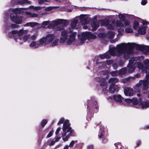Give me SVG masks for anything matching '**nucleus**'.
<instances>
[{
  "mask_svg": "<svg viewBox=\"0 0 149 149\" xmlns=\"http://www.w3.org/2000/svg\"><path fill=\"white\" fill-rule=\"evenodd\" d=\"M139 107L142 109H146L149 107V101L146 100V101L143 102L142 100Z\"/></svg>",
  "mask_w": 149,
  "mask_h": 149,
  "instance_id": "20",
  "label": "nucleus"
},
{
  "mask_svg": "<svg viewBox=\"0 0 149 149\" xmlns=\"http://www.w3.org/2000/svg\"><path fill=\"white\" fill-rule=\"evenodd\" d=\"M53 131H50L48 133V135H47V138H49L51 136H52V135L53 134Z\"/></svg>",
  "mask_w": 149,
  "mask_h": 149,
  "instance_id": "45",
  "label": "nucleus"
},
{
  "mask_svg": "<svg viewBox=\"0 0 149 149\" xmlns=\"http://www.w3.org/2000/svg\"><path fill=\"white\" fill-rule=\"evenodd\" d=\"M60 139V138L58 137H55L54 139V141L56 142L58 141Z\"/></svg>",
  "mask_w": 149,
  "mask_h": 149,
  "instance_id": "55",
  "label": "nucleus"
},
{
  "mask_svg": "<svg viewBox=\"0 0 149 149\" xmlns=\"http://www.w3.org/2000/svg\"><path fill=\"white\" fill-rule=\"evenodd\" d=\"M125 102L128 103H132V99H126L124 100Z\"/></svg>",
  "mask_w": 149,
  "mask_h": 149,
  "instance_id": "44",
  "label": "nucleus"
},
{
  "mask_svg": "<svg viewBox=\"0 0 149 149\" xmlns=\"http://www.w3.org/2000/svg\"><path fill=\"white\" fill-rule=\"evenodd\" d=\"M143 63L146 67H143L145 70L143 72L146 73V77L147 79H149V59H146L143 61Z\"/></svg>",
  "mask_w": 149,
  "mask_h": 149,
  "instance_id": "12",
  "label": "nucleus"
},
{
  "mask_svg": "<svg viewBox=\"0 0 149 149\" xmlns=\"http://www.w3.org/2000/svg\"><path fill=\"white\" fill-rule=\"evenodd\" d=\"M68 146H66L65 148H64V149H68Z\"/></svg>",
  "mask_w": 149,
  "mask_h": 149,
  "instance_id": "63",
  "label": "nucleus"
},
{
  "mask_svg": "<svg viewBox=\"0 0 149 149\" xmlns=\"http://www.w3.org/2000/svg\"><path fill=\"white\" fill-rule=\"evenodd\" d=\"M100 131L101 132V134L99 136V138H101L105 134H106L107 132L105 131V132L103 131V130H102V128H100Z\"/></svg>",
  "mask_w": 149,
  "mask_h": 149,
  "instance_id": "42",
  "label": "nucleus"
},
{
  "mask_svg": "<svg viewBox=\"0 0 149 149\" xmlns=\"http://www.w3.org/2000/svg\"><path fill=\"white\" fill-rule=\"evenodd\" d=\"M115 35V33L113 31H110L107 34V38L111 39L113 38Z\"/></svg>",
  "mask_w": 149,
  "mask_h": 149,
  "instance_id": "26",
  "label": "nucleus"
},
{
  "mask_svg": "<svg viewBox=\"0 0 149 149\" xmlns=\"http://www.w3.org/2000/svg\"><path fill=\"white\" fill-rule=\"evenodd\" d=\"M55 143L54 139H50L47 141V143L50 146H53Z\"/></svg>",
  "mask_w": 149,
  "mask_h": 149,
  "instance_id": "33",
  "label": "nucleus"
},
{
  "mask_svg": "<svg viewBox=\"0 0 149 149\" xmlns=\"http://www.w3.org/2000/svg\"><path fill=\"white\" fill-rule=\"evenodd\" d=\"M64 118H61L59 122H58V125H59L60 124L63 123V121H64Z\"/></svg>",
  "mask_w": 149,
  "mask_h": 149,
  "instance_id": "48",
  "label": "nucleus"
},
{
  "mask_svg": "<svg viewBox=\"0 0 149 149\" xmlns=\"http://www.w3.org/2000/svg\"><path fill=\"white\" fill-rule=\"evenodd\" d=\"M38 36V34L37 32H36L34 33L33 35H32L31 36H30V39L31 40H36L37 37Z\"/></svg>",
  "mask_w": 149,
  "mask_h": 149,
  "instance_id": "32",
  "label": "nucleus"
},
{
  "mask_svg": "<svg viewBox=\"0 0 149 149\" xmlns=\"http://www.w3.org/2000/svg\"><path fill=\"white\" fill-rule=\"evenodd\" d=\"M133 89L130 88L125 87L124 88V93L126 95L132 96L134 94Z\"/></svg>",
  "mask_w": 149,
  "mask_h": 149,
  "instance_id": "16",
  "label": "nucleus"
},
{
  "mask_svg": "<svg viewBox=\"0 0 149 149\" xmlns=\"http://www.w3.org/2000/svg\"><path fill=\"white\" fill-rule=\"evenodd\" d=\"M145 80H140L139 82L137 84L135 88L134 91L137 92H140V90L142 88L143 89H147L149 85L148 80L146 78Z\"/></svg>",
  "mask_w": 149,
  "mask_h": 149,
  "instance_id": "11",
  "label": "nucleus"
},
{
  "mask_svg": "<svg viewBox=\"0 0 149 149\" xmlns=\"http://www.w3.org/2000/svg\"><path fill=\"white\" fill-rule=\"evenodd\" d=\"M143 26H142L143 29H146L147 28V25L148 24V22H147L143 21L142 22Z\"/></svg>",
  "mask_w": 149,
  "mask_h": 149,
  "instance_id": "39",
  "label": "nucleus"
},
{
  "mask_svg": "<svg viewBox=\"0 0 149 149\" xmlns=\"http://www.w3.org/2000/svg\"><path fill=\"white\" fill-rule=\"evenodd\" d=\"M138 22L137 21H135L133 24V28L136 30L138 27L139 25Z\"/></svg>",
  "mask_w": 149,
  "mask_h": 149,
  "instance_id": "40",
  "label": "nucleus"
},
{
  "mask_svg": "<svg viewBox=\"0 0 149 149\" xmlns=\"http://www.w3.org/2000/svg\"><path fill=\"white\" fill-rule=\"evenodd\" d=\"M127 71V69L126 68H124L118 71L119 76H121L122 75L126 73Z\"/></svg>",
  "mask_w": 149,
  "mask_h": 149,
  "instance_id": "30",
  "label": "nucleus"
},
{
  "mask_svg": "<svg viewBox=\"0 0 149 149\" xmlns=\"http://www.w3.org/2000/svg\"><path fill=\"white\" fill-rule=\"evenodd\" d=\"M124 29L123 28H120L118 29V32L119 33L118 34V36H121L123 34V32Z\"/></svg>",
  "mask_w": 149,
  "mask_h": 149,
  "instance_id": "36",
  "label": "nucleus"
},
{
  "mask_svg": "<svg viewBox=\"0 0 149 149\" xmlns=\"http://www.w3.org/2000/svg\"><path fill=\"white\" fill-rule=\"evenodd\" d=\"M78 20H79L81 24H86L88 23L87 16L86 15H81L80 16L76 17L71 22V26L72 29L74 28Z\"/></svg>",
  "mask_w": 149,
  "mask_h": 149,
  "instance_id": "10",
  "label": "nucleus"
},
{
  "mask_svg": "<svg viewBox=\"0 0 149 149\" xmlns=\"http://www.w3.org/2000/svg\"><path fill=\"white\" fill-rule=\"evenodd\" d=\"M118 81V79L116 78H111L108 81V82L109 84H111L114 85Z\"/></svg>",
  "mask_w": 149,
  "mask_h": 149,
  "instance_id": "25",
  "label": "nucleus"
},
{
  "mask_svg": "<svg viewBox=\"0 0 149 149\" xmlns=\"http://www.w3.org/2000/svg\"><path fill=\"white\" fill-rule=\"evenodd\" d=\"M113 66L114 68L116 69V67H118V65L116 64H114L113 65Z\"/></svg>",
  "mask_w": 149,
  "mask_h": 149,
  "instance_id": "59",
  "label": "nucleus"
},
{
  "mask_svg": "<svg viewBox=\"0 0 149 149\" xmlns=\"http://www.w3.org/2000/svg\"><path fill=\"white\" fill-rule=\"evenodd\" d=\"M113 63V61L112 60H109L104 62L105 64H106L107 65H110L112 64Z\"/></svg>",
  "mask_w": 149,
  "mask_h": 149,
  "instance_id": "43",
  "label": "nucleus"
},
{
  "mask_svg": "<svg viewBox=\"0 0 149 149\" xmlns=\"http://www.w3.org/2000/svg\"><path fill=\"white\" fill-rule=\"evenodd\" d=\"M146 93L149 99V91H143V93L145 94Z\"/></svg>",
  "mask_w": 149,
  "mask_h": 149,
  "instance_id": "54",
  "label": "nucleus"
},
{
  "mask_svg": "<svg viewBox=\"0 0 149 149\" xmlns=\"http://www.w3.org/2000/svg\"><path fill=\"white\" fill-rule=\"evenodd\" d=\"M29 46L30 47H33L35 48H37L40 47L39 43L35 41L32 42L30 44Z\"/></svg>",
  "mask_w": 149,
  "mask_h": 149,
  "instance_id": "22",
  "label": "nucleus"
},
{
  "mask_svg": "<svg viewBox=\"0 0 149 149\" xmlns=\"http://www.w3.org/2000/svg\"><path fill=\"white\" fill-rule=\"evenodd\" d=\"M129 81V78H125L122 79V81L123 83H126L127 82Z\"/></svg>",
  "mask_w": 149,
  "mask_h": 149,
  "instance_id": "46",
  "label": "nucleus"
},
{
  "mask_svg": "<svg viewBox=\"0 0 149 149\" xmlns=\"http://www.w3.org/2000/svg\"><path fill=\"white\" fill-rule=\"evenodd\" d=\"M45 37L46 40V45H48L50 46L54 47L59 45L60 42V40H59L58 39H56L54 40L55 38V36L54 34L49 33L47 34ZM66 44L65 43L63 44Z\"/></svg>",
  "mask_w": 149,
  "mask_h": 149,
  "instance_id": "9",
  "label": "nucleus"
},
{
  "mask_svg": "<svg viewBox=\"0 0 149 149\" xmlns=\"http://www.w3.org/2000/svg\"><path fill=\"white\" fill-rule=\"evenodd\" d=\"M124 24L125 26H127V28L125 29V32L127 33H132L133 31L131 28L132 26L130 22L126 21L125 22Z\"/></svg>",
  "mask_w": 149,
  "mask_h": 149,
  "instance_id": "15",
  "label": "nucleus"
},
{
  "mask_svg": "<svg viewBox=\"0 0 149 149\" xmlns=\"http://www.w3.org/2000/svg\"><path fill=\"white\" fill-rule=\"evenodd\" d=\"M61 130V127H58V128L57 129L56 132H55V134L56 135H57L58 134L59 132L60 131V130Z\"/></svg>",
  "mask_w": 149,
  "mask_h": 149,
  "instance_id": "53",
  "label": "nucleus"
},
{
  "mask_svg": "<svg viewBox=\"0 0 149 149\" xmlns=\"http://www.w3.org/2000/svg\"><path fill=\"white\" fill-rule=\"evenodd\" d=\"M88 149H93V146L92 145H89L87 146Z\"/></svg>",
  "mask_w": 149,
  "mask_h": 149,
  "instance_id": "56",
  "label": "nucleus"
},
{
  "mask_svg": "<svg viewBox=\"0 0 149 149\" xmlns=\"http://www.w3.org/2000/svg\"><path fill=\"white\" fill-rule=\"evenodd\" d=\"M47 121L46 120L44 119L42 120L41 123V126L43 127H44L45 125L47 123Z\"/></svg>",
  "mask_w": 149,
  "mask_h": 149,
  "instance_id": "41",
  "label": "nucleus"
},
{
  "mask_svg": "<svg viewBox=\"0 0 149 149\" xmlns=\"http://www.w3.org/2000/svg\"><path fill=\"white\" fill-rule=\"evenodd\" d=\"M58 7H57V6H53V7L49 6V7L46 8H45V10L46 11H49L52 10L53 9L56 8Z\"/></svg>",
  "mask_w": 149,
  "mask_h": 149,
  "instance_id": "38",
  "label": "nucleus"
},
{
  "mask_svg": "<svg viewBox=\"0 0 149 149\" xmlns=\"http://www.w3.org/2000/svg\"><path fill=\"white\" fill-rule=\"evenodd\" d=\"M147 3V0H142L141 4L142 5H145Z\"/></svg>",
  "mask_w": 149,
  "mask_h": 149,
  "instance_id": "52",
  "label": "nucleus"
},
{
  "mask_svg": "<svg viewBox=\"0 0 149 149\" xmlns=\"http://www.w3.org/2000/svg\"><path fill=\"white\" fill-rule=\"evenodd\" d=\"M137 58H133L130 59V61L128 65H127L128 71L130 73H131L135 70L136 66L139 69L141 70L142 71H143L145 69L144 68L143 64L140 62H136L134 63L135 61L136 60Z\"/></svg>",
  "mask_w": 149,
  "mask_h": 149,
  "instance_id": "6",
  "label": "nucleus"
},
{
  "mask_svg": "<svg viewBox=\"0 0 149 149\" xmlns=\"http://www.w3.org/2000/svg\"><path fill=\"white\" fill-rule=\"evenodd\" d=\"M126 14H119L118 15V18L122 21H124L126 18Z\"/></svg>",
  "mask_w": 149,
  "mask_h": 149,
  "instance_id": "29",
  "label": "nucleus"
},
{
  "mask_svg": "<svg viewBox=\"0 0 149 149\" xmlns=\"http://www.w3.org/2000/svg\"><path fill=\"white\" fill-rule=\"evenodd\" d=\"M99 26V23L97 22H95L93 21L92 22L91 26L93 28L92 30L93 31H95L96 30L98 27Z\"/></svg>",
  "mask_w": 149,
  "mask_h": 149,
  "instance_id": "23",
  "label": "nucleus"
},
{
  "mask_svg": "<svg viewBox=\"0 0 149 149\" xmlns=\"http://www.w3.org/2000/svg\"><path fill=\"white\" fill-rule=\"evenodd\" d=\"M47 0H38V3L40 4L43 3L44 2H47Z\"/></svg>",
  "mask_w": 149,
  "mask_h": 149,
  "instance_id": "47",
  "label": "nucleus"
},
{
  "mask_svg": "<svg viewBox=\"0 0 149 149\" xmlns=\"http://www.w3.org/2000/svg\"><path fill=\"white\" fill-rule=\"evenodd\" d=\"M146 29H143L142 26L140 27L138 30V33L144 35L146 33Z\"/></svg>",
  "mask_w": 149,
  "mask_h": 149,
  "instance_id": "28",
  "label": "nucleus"
},
{
  "mask_svg": "<svg viewBox=\"0 0 149 149\" xmlns=\"http://www.w3.org/2000/svg\"><path fill=\"white\" fill-rule=\"evenodd\" d=\"M77 142V141H76L75 142ZM75 142V141H72L70 143V145H69V147L70 148H71L73 146Z\"/></svg>",
  "mask_w": 149,
  "mask_h": 149,
  "instance_id": "50",
  "label": "nucleus"
},
{
  "mask_svg": "<svg viewBox=\"0 0 149 149\" xmlns=\"http://www.w3.org/2000/svg\"><path fill=\"white\" fill-rule=\"evenodd\" d=\"M42 7L40 6H35L33 10H40L41 9Z\"/></svg>",
  "mask_w": 149,
  "mask_h": 149,
  "instance_id": "49",
  "label": "nucleus"
},
{
  "mask_svg": "<svg viewBox=\"0 0 149 149\" xmlns=\"http://www.w3.org/2000/svg\"><path fill=\"white\" fill-rule=\"evenodd\" d=\"M87 103L88 107H93L97 110L98 107L97 102L94 97H91V100H88Z\"/></svg>",
  "mask_w": 149,
  "mask_h": 149,
  "instance_id": "13",
  "label": "nucleus"
},
{
  "mask_svg": "<svg viewBox=\"0 0 149 149\" xmlns=\"http://www.w3.org/2000/svg\"><path fill=\"white\" fill-rule=\"evenodd\" d=\"M39 24L38 23L36 22H30L27 23L24 25V26H31V27H33L35 26H37Z\"/></svg>",
  "mask_w": 149,
  "mask_h": 149,
  "instance_id": "24",
  "label": "nucleus"
},
{
  "mask_svg": "<svg viewBox=\"0 0 149 149\" xmlns=\"http://www.w3.org/2000/svg\"><path fill=\"white\" fill-rule=\"evenodd\" d=\"M21 9L20 8H16L14 9L12 8L9 9L8 11H6L5 13V15L7 16L11 11H12L13 13H12L10 15V19L12 22L17 24H21L22 23V17L18 16L17 14L20 13Z\"/></svg>",
  "mask_w": 149,
  "mask_h": 149,
  "instance_id": "4",
  "label": "nucleus"
},
{
  "mask_svg": "<svg viewBox=\"0 0 149 149\" xmlns=\"http://www.w3.org/2000/svg\"><path fill=\"white\" fill-rule=\"evenodd\" d=\"M107 141V139H104L102 141V142L104 143H105Z\"/></svg>",
  "mask_w": 149,
  "mask_h": 149,
  "instance_id": "61",
  "label": "nucleus"
},
{
  "mask_svg": "<svg viewBox=\"0 0 149 149\" xmlns=\"http://www.w3.org/2000/svg\"><path fill=\"white\" fill-rule=\"evenodd\" d=\"M101 25L106 27L109 29H114L116 27H123L124 26L121 21L117 20L116 22L115 21H113L111 23H110L108 20H104L101 23Z\"/></svg>",
  "mask_w": 149,
  "mask_h": 149,
  "instance_id": "8",
  "label": "nucleus"
},
{
  "mask_svg": "<svg viewBox=\"0 0 149 149\" xmlns=\"http://www.w3.org/2000/svg\"><path fill=\"white\" fill-rule=\"evenodd\" d=\"M107 99L110 101H111V100L113 99L115 101L122 103L123 101L124 100L123 98L119 95H113L112 96L109 97Z\"/></svg>",
  "mask_w": 149,
  "mask_h": 149,
  "instance_id": "14",
  "label": "nucleus"
},
{
  "mask_svg": "<svg viewBox=\"0 0 149 149\" xmlns=\"http://www.w3.org/2000/svg\"><path fill=\"white\" fill-rule=\"evenodd\" d=\"M142 51L149 52V46L139 45L134 43H121L116 45V47H112L109 51L100 55L101 59L109 58L110 56H119L123 55L125 57L132 53L133 48Z\"/></svg>",
  "mask_w": 149,
  "mask_h": 149,
  "instance_id": "1",
  "label": "nucleus"
},
{
  "mask_svg": "<svg viewBox=\"0 0 149 149\" xmlns=\"http://www.w3.org/2000/svg\"><path fill=\"white\" fill-rule=\"evenodd\" d=\"M68 23V21L65 19H57L49 22L48 21L43 22L42 26L45 27L48 25L47 27L50 29H56L61 32V37L60 38V42L62 44L66 43L68 45H70L74 42L76 39L77 33L73 32L70 29L65 30L64 28L59 26L58 25L62 24L63 27L65 26Z\"/></svg>",
  "mask_w": 149,
  "mask_h": 149,
  "instance_id": "2",
  "label": "nucleus"
},
{
  "mask_svg": "<svg viewBox=\"0 0 149 149\" xmlns=\"http://www.w3.org/2000/svg\"><path fill=\"white\" fill-rule=\"evenodd\" d=\"M34 7L35 6H29V8H30L33 9V10Z\"/></svg>",
  "mask_w": 149,
  "mask_h": 149,
  "instance_id": "60",
  "label": "nucleus"
},
{
  "mask_svg": "<svg viewBox=\"0 0 149 149\" xmlns=\"http://www.w3.org/2000/svg\"><path fill=\"white\" fill-rule=\"evenodd\" d=\"M141 142L140 141H138L137 142L136 145L137 146H139L141 143Z\"/></svg>",
  "mask_w": 149,
  "mask_h": 149,
  "instance_id": "58",
  "label": "nucleus"
},
{
  "mask_svg": "<svg viewBox=\"0 0 149 149\" xmlns=\"http://www.w3.org/2000/svg\"><path fill=\"white\" fill-rule=\"evenodd\" d=\"M110 74L112 76H119L118 71L111 72Z\"/></svg>",
  "mask_w": 149,
  "mask_h": 149,
  "instance_id": "37",
  "label": "nucleus"
},
{
  "mask_svg": "<svg viewBox=\"0 0 149 149\" xmlns=\"http://www.w3.org/2000/svg\"><path fill=\"white\" fill-rule=\"evenodd\" d=\"M10 26L12 28H16L18 27V26L15 24H12L10 25Z\"/></svg>",
  "mask_w": 149,
  "mask_h": 149,
  "instance_id": "51",
  "label": "nucleus"
},
{
  "mask_svg": "<svg viewBox=\"0 0 149 149\" xmlns=\"http://www.w3.org/2000/svg\"><path fill=\"white\" fill-rule=\"evenodd\" d=\"M70 123L68 120H66L63 124V132L62 133V137L63 140L67 141L69 138L71 133L72 132L71 128L70 127Z\"/></svg>",
  "mask_w": 149,
  "mask_h": 149,
  "instance_id": "7",
  "label": "nucleus"
},
{
  "mask_svg": "<svg viewBox=\"0 0 149 149\" xmlns=\"http://www.w3.org/2000/svg\"><path fill=\"white\" fill-rule=\"evenodd\" d=\"M118 39L116 38L114 40H111V43H114L116 41H118Z\"/></svg>",
  "mask_w": 149,
  "mask_h": 149,
  "instance_id": "57",
  "label": "nucleus"
},
{
  "mask_svg": "<svg viewBox=\"0 0 149 149\" xmlns=\"http://www.w3.org/2000/svg\"><path fill=\"white\" fill-rule=\"evenodd\" d=\"M25 13L26 15H28L29 17H37L38 16V15L36 13H33L32 14L29 12H26Z\"/></svg>",
  "mask_w": 149,
  "mask_h": 149,
  "instance_id": "31",
  "label": "nucleus"
},
{
  "mask_svg": "<svg viewBox=\"0 0 149 149\" xmlns=\"http://www.w3.org/2000/svg\"><path fill=\"white\" fill-rule=\"evenodd\" d=\"M98 36L102 38H107V34L103 33H101L98 34Z\"/></svg>",
  "mask_w": 149,
  "mask_h": 149,
  "instance_id": "35",
  "label": "nucleus"
},
{
  "mask_svg": "<svg viewBox=\"0 0 149 149\" xmlns=\"http://www.w3.org/2000/svg\"><path fill=\"white\" fill-rule=\"evenodd\" d=\"M101 82L100 86L102 88V90L104 93H107L108 91L107 90V83L104 80L100 81Z\"/></svg>",
  "mask_w": 149,
  "mask_h": 149,
  "instance_id": "18",
  "label": "nucleus"
},
{
  "mask_svg": "<svg viewBox=\"0 0 149 149\" xmlns=\"http://www.w3.org/2000/svg\"><path fill=\"white\" fill-rule=\"evenodd\" d=\"M11 3H12V5L16 3L21 4L25 3L29 4L31 3L30 1H28L27 0H12Z\"/></svg>",
  "mask_w": 149,
  "mask_h": 149,
  "instance_id": "19",
  "label": "nucleus"
},
{
  "mask_svg": "<svg viewBox=\"0 0 149 149\" xmlns=\"http://www.w3.org/2000/svg\"><path fill=\"white\" fill-rule=\"evenodd\" d=\"M83 28L84 29H86L87 28V27L86 26H83Z\"/></svg>",
  "mask_w": 149,
  "mask_h": 149,
  "instance_id": "64",
  "label": "nucleus"
},
{
  "mask_svg": "<svg viewBox=\"0 0 149 149\" xmlns=\"http://www.w3.org/2000/svg\"><path fill=\"white\" fill-rule=\"evenodd\" d=\"M29 30H24L23 28L19 31L13 30L11 32L12 36L16 41L20 43L25 42L30 38V35L27 34Z\"/></svg>",
  "mask_w": 149,
  "mask_h": 149,
  "instance_id": "3",
  "label": "nucleus"
},
{
  "mask_svg": "<svg viewBox=\"0 0 149 149\" xmlns=\"http://www.w3.org/2000/svg\"><path fill=\"white\" fill-rule=\"evenodd\" d=\"M47 14V13H45H45H41V15H46Z\"/></svg>",
  "mask_w": 149,
  "mask_h": 149,
  "instance_id": "62",
  "label": "nucleus"
},
{
  "mask_svg": "<svg viewBox=\"0 0 149 149\" xmlns=\"http://www.w3.org/2000/svg\"><path fill=\"white\" fill-rule=\"evenodd\" d=\"M142 99H139L138 100L136 98H134L132 99V103L135 106H140L141 103L140 102H141Z\"/></svg>",
  "mask_w": 149,
  "mask_h": 149,
  "instance_id": "21",
  "label": "nucleus"
},
{
  "mask_svg": "<svg viewBox=\"0 0 149 149\" xmlns=\"http://www.w3.org/2000/svg\"><path fill=\"white\" fill-rule=\"evenodd\" d=\"M120 89V87L118 85L111 84L109 86V91L111 93L118 92Z\"/></svg>",
  "mask_w": 149,
  "mask_h": 149,
  "instance_id": "17",
  "label": "nucleus"
},
{
  "mask_svg": "<svg viewBox=\"0 0 149 149\" xmlns=\"http://www.w3.org/2000/svg\"><path fill=\"white\" fill-rule=\"evenodd\" d=\"M96 37V36L90 32H83L78 35V42L77 45H82L87 40H88L90 39H94Z\"/></svg>",
  "mask_w": 149,
  "mask_h": 149,
  "instance_id": "5",
  "label": "nucleus"
},
{
  "mask_svg": "<svg viewBox=\"0 0 149 149\" xmlns=\"http://www.w3.org/2000/svg\"><path fill=\"white\" fill-rule=\"evenodd\" d=\"M44 43L46 45V40L45 36H43L39 40V44L40 46Z\"/></svg>",
  "mask_w": 149,
  "mask_h": 149,
  "instance_id": "27",
  "label": "nucleus"
},
{
  "mask_svg": "<svg viewBox=\"0 0 149 149\" xmlns=\"http://www.w3.org/2000/svg\"><path fill=\"white\" fill-rule=\"evenodd\" d=\"M116 149H120L123 148V146L120 143H117L115 144Z\"/></svg>",
  "mask_w": 149,
  "mask_h": 149,
  "instance_id": "34",
  "label": "nucleus"
}]
</instances>
